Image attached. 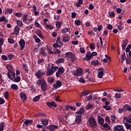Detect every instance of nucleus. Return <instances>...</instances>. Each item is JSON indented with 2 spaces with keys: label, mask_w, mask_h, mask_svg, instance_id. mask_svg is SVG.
<instances>
[{
  "label": "nucleus",
  "mask_w": 131,
  "mask_h": 131,
  "mask_svg": "<svg viewBox=\"0 0 131 131\" xmlns=\"http://www.w3.org/2000/svg\"><path fill=\"white\" fill-rule=\"evenodd\" d=\"M84 108L83 107H81L79 111L76 112L75 114H77L78 115H82V114H84Z\"/></svg>",
  "instance_id": "6ab92c4d"
},
{
  "label": "nucleus",
  "mask_w": 131,
  "mask_h": 131,
  "mask_svg": "<svg viewBox=\"0 0 131 131\" xmlns=\"http://www.w3.org/2000/svg\"><path fill=\"white\" fill-rule=\"evenodd\" d=\"M92 64L94 66H97L100 64V62H99V61L95 60L92 61Z\"/></svg>",
  "instance_id": "2f4dec72"
},
{
  "label": "nucleus",
  "mask_w": 131,
  "mask_h": 131,
  "mask_svg": "<svg viewBox=\"0 0 131 131\" xmlns=\"http://www.w3.org/2000/svg\"><path fill=\"white\" fill-rule=\"evenodd\" d=\"M108 15L111 17H115V13L113 11H110L108 12Z\"/></svg>",
  "instance_id": "09e8293b"
},
{
  "label": "nucleus",
  "mask_w": 131,
  "mask_h": 131,
  "mask_svg": "<svg viewBox=\"0 0 131 131\" xmlns=\"http://www.w3.org/2000/svg\"><path fill=\"white\" fill-rule=\"evenodd\" d=\"M27 17H28V15L27 14H25L23 16V22H24L25 21V22H26V21H27Z\"/></svg>",
  "instance_id": "4d7b16f0"
},
{
  "label": "nucleus",
  "mask_w": 131,
  "mask_h": 131,
  "mask_svg": "<svg viewBox=\"0 0 131 131\" xmlns=\"http://www.w3.org/2000/svg\"><path fill=\"white\" fill-rule=\"evenodd\" d=\"M23 69H24V70L25 71L26 73H28V67H27V66H26V64H23Z\"/></svg>",
  "instance_id": "4c0bfd02"
},
{
  "label": "nucleus",
  "mask_w": 131,
  "mask_h": 131,
  "mask_svg": "<svg viewBox=\"0 0 131 131\" xmlns=\"http://www.w3.org/2000/svg\"><path fill=\"white\" fill-rule=\"evenodd\" d=\"M92 58H93V56H92V53L91 52V51H88L85 56V58H84L83 60H86V61H90Z\"/></svg>",
  "instance_id": "f8f14e48"
},
{
  "label": "nucleus",
  "mask_w": 131,
  "mask_h": 131,
  "mask_svg": "<svg viewBox=\"0 0 131 131\" xmlns=\"http://www.w3.org/2000/svg\"><path fill=\"white\" fill-rule=\"evenodd\" d=\"M114 131H125L123 126L121 125H117L114 127Z\"/></svg>",
  "instance_id": "423d86ee"
},
{
  "label": "nucleus",
  "mask_w": 131,
  "mask_h": 131,
  "mask_svg": "<svg viewBox=\"0 0 131 131\" xmlns=\"http://www.w3.org/2000/svg\"><path fill=\"white\" fill-rule=\"evenodd\" d=\"M36 84L41 86V90L42 92H46L48 90V84L45 79L40 78L36 81Z\"/></svg>",
  "instance_id": "f257e3e1"
},
{
  "label": "nucleus",
  "mask_w": 131,
  "mask_h": 131,
  "mask_svg": "<svg viewBox=\"0 0 131 131\" xmlns=\"http://www.w3.org/2000/svg\"><path fill=\"white\" fill-rule=\"evenodd\" d=\"M41 121L42 122V124L43 125H48L49 124V120L47 119H41Z\"/></svg>",
  "instance_id": "5701e85b"
},
{
  "label": "nucleus",
  "mask_w": 131,
  "mask_h": 131,
  "mask_svg": "<svg viewBox=\"0 0 131 131\" xmlns=\"http://www.w3.org/2000/svg\"><path fill=\"white\" fill-rule=\"evenodd\" d=\"M4 42H5V39H4V37L0 38V46H3Z\"/></svg>",
  "instance_id": "de8ad7c7"
},
{
  "label": "nucleus",
  "mask_w": 131,
  "mask_h": 131,
  "mask_svg": "<svg viewBox=\"0 0 131 131\" xmlns=\"http://www.w3.org/2000/svg\"><path fill=\"white\" fill-rule=\"evenodd\" d=\"M72 54H73L72 52H67L66 53V55L67 58H71Z\"/></svg>",
  "instance_id": "13d9d810"
},
{
  "label": "nucleus",
  "mask_w": 131,
  "mask_h": 131,
  "mask_svg": "<svg viewBox=\"0 0 131 131\" xmlns=\"http://www.w3.org/2000/svg\"><path fill=\"white\" fill-rule=\"evenodd\" d=\"M75 24L77 26H80V24H81V21L80 20H76L75 21Z\"/></svg>",
  "instance_id": "a18cd8bd"
},
{
  "label": "nucleus",
  "mask_w": 131,
  "mask_h": 131,
  "mask_svg": "<svg viewBox=\"0 0 131 131\" xmlns=\"http://www.w3.org/2000/svg\"><path fill=\"white\" fill-rule=\"evenodd\" d=\"M14 82H20V80H21V77L19 76H15L14 78L11 79Z\"/></svg>",
  "instance_id": "aec40b11"
},
{
  "label": "nucleus",
  "mask_w": 131,
  "mask_h": 131,
  "mask_svg": "<svg viewBox=\"0 0 131 131\" xmlns=\"http://www.w3.org/2000/svg\"><path fill=\"white\" fill-rule=\"evenodd\" d=\"M95 46H96V44H95V43H94V42L91 43L90 44V48L91 50H95Z\"/></svg>",
  "instance_id": "c03bdc74"
},
{
  "label": "nucleus",
  "mask_w": 131,
  "mask_h": 131,
  "mask_svg": "<svg viewBox=\"0 0 131 131\" xmlns=\"http://www.w3.org/2000/svg\"><path fill=\"white\" fill-rule=\"evenodd\" d=\"M93 99V96L92 95H89L88 97L85 98V101H91Z\"/></svg>",
  "instance_id": "49530a36"
},
{
  "label": "nucleus",
  "mask_w": 131,
  "mask_h": 131,
  "mask_svg": "<svg viewBox=\"0 0 131 131\" xmlns=\"http://www.w3.org/2000/svg\"><path fill=\"white\" fill-rule=\"evenodd\" d=\"M8 41L9 43H13L14 42V39L12 38H9L8 39Z\"/></svg>",
  "instance_id": "774afa93"
},
{
  "label": "nucleus",
  "mask_w": 131,
  "mask_h": 131,
  "mask_svg": "<svg viewBox=\"0 0 131 131\" xmlns=\"http://www.w3.org/2000/svg\"><path fill=\"white\" fill-rule=\"evenodd\" d=\"M55 81V79L54 78H48V82H50V83H52V82H54V81Z\"/></svg>",
  "instance_id": "864d4df0"
},
{
  "label": "nucleus",
  "mask_w": 131,
  "mask_h": 131,
  "mask_svg": "<svg viewBox=\"0 0 131 131\" xmlns=\"http://www.w3.org/2000/svg\"><path fill=\"white\" fill-rule=\"evenodd\" d=\"M71 59L72 60V62H74L75 60H76V57H75V54H72V55L71 56Z\"/></svg>",
  "instance_id": "e433bc0d"
},
{
  "label": "nucleus",
  "mask_w": 131,
  "mask_h": 131,
  "mask_svg": "<svg viewBox=\"0 0 131 131\" xmlns=\"http://www.w3.org/2000/svg\"><path fill=\"white\" fill-rule=\"evenodd\" d=\"M7 76L8 78L11 80V79H13V78H15L16 76V74H15V72L14 71H12L11 72H8Z\"/></svg>",
  "instance_id": "6e6552de"
},
{
  "label": "nucleus",
  "mask_w": 131,
  "mask_h": 131,
  "mask_svg": "<svg viewBox=\"0 0 131 131\" xmlns=\"http://www.w3.org/2000/svg\"><path fill=\"white\" fill-rule=\"evenodd\" d=\"M127 122L128 123H131V117H124L123 123Z\"/></svg>",
  "instance_id": "4be33fe9"
},
{
  "label": "nucleus",
  "mask_w": 131,
  "mask_h": 131,
  "mask_svg": "<svg viewBox=\"0 0 131 131\" xmlns=\"http://www.w3.org/2000/svg\"><path fill=\"white\" fill-rule=\"evenodd\" d=\"M6 68L8 70V72L14 71V68H13V66L11 64H7Z\"/></svg>",
  "instance_id": "b1692460"
},
{
  "label": "nucleus",
  "mask_w": 131,
  "mask_h": 131,
  "mask_svg": "<svg viewBox=\"0 0 131 131\" xmlns=\"http://www.w3.org/2000/svg\"><path fill=\"white\" fill-rule=\"evenodd\" d=\"M75 117L76 119L75 120V122H76V123L79 124V123H81V122H82V119H81L82 116H81V115H76Z\"/></svg>",
  "instance_id": "0eeeda50"
},
{
  "label": "nucleus",
  "mask_w": 131,
  "mask_h": 131,
  "mask_svg": "<svg viewBox=\"0 0 131 131\" xmlns=\"http://www.w3.org/2000/svg\"><path fill=\"white\" fill-rule=\"evenodd\" d=\"M24 123L26 125V126H28V125H31V124H32V123H33V120L26 119L24 122Z\"/></svg>",
  "instance_id": "4468645a"
},
{
  "label": "nucleus",
  "mask_w": 131,
  "mask_h": 131,
  "mask_svg": "<svg viewBox=\"0 0 131 131\" xmlns=\"http://www.w3.org/2000/svg\"><path fill=\"white\" fill-rule=\"evenodd\" d=\"M49 68H47V71L46 72V74L48 76H51V75H53V73H55L56 71H57V69H59V68L57 66H54V64H52V67L48 64ZM51 67V68H50Z\"/></svg>",
  "instance_id": "f03ea898"
},
{
  "label": "nucleus",
  "mask_w": 131,
  "mask_h": 131,
  "mask_svg": "<svg viewBox=\"0 0 131 131\" xmlns=\"http://www.w3.org/2000/svg\"><path fill=\"white\" fill-rule=\"evenodd\" d=\"M20 96L21 101H23V102H25L27 98V96H26V94H25V93H20Z\"/></svg>",
  "instance_id": "a211bd4d"
},
{
  "label": "nucleus",
  "mask_w": 131,
  "mask_h": 131,
  "mask_svg": "<svg viewBox=\"0 0 131 131\" xmlns=\"http://www.w3.org/2000/svg\"><path fill=\"white\" fill-rule=\"evenodd\" d=\"M99 71L98 74V77L99 78H102L103 77V75H104V69L101 68L99 69Z\"/></svg>",
  "instance_id": "dca6fc26"
},
{
  "label": "nucleus",
  "mask_w": 131,
  "mask_h": 131,
  "mask_svg": "<svg viewBox=\"0 0 131 131\" xmlns=\"http://www.w3.org/2000/svg\"><path fill=\"white\" fill-rule=\"evenodd\" d=\"M35 26H36V27H37L38 28H40V29L42 28V27L41 26V25H40L39 23H38L37 21H35Z\"/></svg>",
  "instance_id": "a19ab883"
},
{
  "label": "nucleus",
  "mask_w": 131,
  "mask_h": 131,
  "mask_svg": "<svg viewBox=\"0 0 131 131\" xmlns=\"http://www.w3.org/2000/svg\"><path fill=\"white\" fill-rule=\"evenodd\" d=\"M41 96V95H39L33 98V101H34V102H37L39 100V98H40Z\"/></svg>",
  "instance_id": "473e14b6"
},
{
  "label": "nucleus",
  "mask_w": 131,
  "mask_h": 131,
  "mask_svg": "<svg viewBox=\"0 0 131 131\" xmlns=\"http://www.w3.org/2000/svg\"><path fill=\"white\" fill-rule=\"evenodd\" d=\"M69 30H70V29H69L68 28H64L62 29V33H67V32H68V31H69Z\"/></svg>",
  "instance_id": "79ce46f5"
},
{
  "label": "nucleus",
  "mask_w": 131,
  "mask_h": 131,
  "mask_svg": "<svg viewBox=\"0 0 131 131\" xmlns=\"http://www.w3.org/2000/svg\"><path fill=\"white\" fill-rule=\"evenodd\" d=\"M64 62H65V60L63 58H59L56 60L57 64H61V63H64Z\"/></svg>",
  "instance_id": "c756f323"
},
{
  "label": "nucleus",
  "mask_w": 131,
  "mask_h": 131,
  "mask_svg": "<svg viewBox=\"0 0 131 131\" xmlns=\"http://www.w3.org/2000/svg\"><path fill=\"white\" fill-rule=\"evenodd\" d=\"M4 97L6 100H8V99H9V92H6L5 93Z\"/></svg>",
  "instance_id": "bf43d9fd"
},
{
  "label": "nucleus",
  "mask_w": 131,
  "mask_h": 131,
  "mask_svg": "<svg viewBox=\"0 0 131 131\" xmlns=\"http://www.w3.org/2000/svg\"><path fill=\"white\" fill-rule=\"evenodd\" d=\"M16 24L19 26V27H22V26H23V23H22V21L20 20H16Z\"/></svg>",
  "instance_id": "7c9ffc66"
},
{
  "label": "nucleus",
  "mask_w": 131,
  "mask_h": 131,
  "mask_svg": "<svg viewBox=\"0 0 131 131\" xmlns=\"http://www.w3.org/2000/svg\"><path fill=\"white\" fill-rule=\"evenodd\" d=\"M97 118L98 119V123L100 125H103L104 124V119L103 117H101L100 116H98Z\"/></svg>",
  "instance_id": "f3484780"
},
{
  "label": "nucleus",
  "mask_w": 131,
  "mask_h": 131,
  "mask_svg": "<svg viewBox=\"0 0 131 131\" xmlns=\"http://www.w3.org/2000/svg\"><path fill=\"white\" fill-rule=\"evenodd\" d=\"M47 129H49L51 131H54L56 128H58V126L56 125H51L47 127Z\"/></svg>",
  "instance_id": "2eb2a0df"
},
{
  "label": "nucleus",
  "mask_w": 131,
  "mask_h": 131,
  "mask_svg": "<svg viewBox=\"0 0 131 131\" xmlns=\"http://www.w3.org/2000/svg\"><path fill=\"white\" fill-rule=\"evenodd\" d=\"M128 42V40L127 39H125L123 41V44L122 46H124L125 47H126L127 46V42Z\"/></svg>",
  "instance_id": "3c124183"
},
{
  "label": "nucleus",
  "mask_w": 131,
  "mask_h": 131,
  "mask_svg": "<svg viewBox=\"0 0 131 131\" xmlns=\"http://www.w3.org/2000/svg\"><path fill=\"white\" fill-rule=\"evenodd\" d=\"M47 106H48V107H49V108H52V107L56 108L57 107V104H56V102H55V101L47 102Z\"/></svg>",
  "instance_id": "9b49d317"
},
{
  "label": "nucleus",
  "mask_w": 131,
  "mask_h": 131,
  "mask_svg": "<svg viewBox=\"0 0 131 131\" xmlns=\"http://www.w3.org/2000/svg\"><path fill=\"white\" fill-rule=\"evenodd\" d=\"M103 109H105V110L106 111H109L111 110V106L103 105Z\"/></svg>",
  "instance_id": "58836bf2"
},
{
  "label": "nucleus",
  "mask_w": 131,
  "mask_h": 131,
  "mask_svg": "<svg viewBox=\"0 0 131 131\" xmlns=\"http://www.w3.org/2000/svg\"><path fill=\"white\" fill-rule=\"evenodd\" d=\"M93 104H91L90 103H88V104L86 106V109L87 110H90V109H92V108H93Z\"/></svg>",
  "instance_id": "37998d69"
},
{
  "label": "nucleus",
  "mask_w": 131,
  "mask_h": 131,
  "mask_svg": "<svg viewBox=\"0 0 131 131\" xmlns=\"http://www.w3.org/2000/svg\"><path fill=\"white\" fill-rule=\"evenodd\" d=\"M124 123L125 124V126L126 127V129H130L131 130V124L126 122Z\"/></svg>",
  "instance_id": "f704fd0d"
},
{
  "label": "nucleus",
  "mask_w": 131,
  "mask_h": 131,
  "mask_svg": "<svg viewBox=\"0 0 131 131\" xmlns=\"http://www.w3.org/2000/svg\"><path fill=\"white\" fill-rule=\"evenodd\" d=\"M19 44L20 47V51H23L25 48V40L23 39H20L19 41Z\"/></svg>",
  "instance_id": "9d476101"
},
{
  "label": "nucleus",
  "mask_w": 131,
  "mask_h": 131,
  "mask_svg": "<svg viewBox=\"0 0 131 131\" xmlns=\"http://www.w3.org/2000/svg\"><path fill=\"white\" fill-rule=\"evenodd\" d=\"M80 53H81V54H84V53H85V50L84 49V48L81 47L80 48Z\"/></svg>",
  "instance_id": "e2e57ef3"
},
{
  "label": "nucleus",
  "mask_w": 131,
  "mask_h": 131,
  "mask_svg": "<svg viewBox=\"0 0 131 131\" xmlns=\"http://www.w3.org/2000/svg\"><path fill=\"white\" fill-rule=\"evenodd\" d=\"M46 73L42 70H38L37 72L35 74V75L36 76L37 78H42V76H43Z\"/></svg>",
  "instance_id": "39448f33"
},
{
  "label": "nucleus",
  "mask_w": 131,
  "mask_h": 131,
  "mask_svg": "<svg viewBox=\"0 0 131 131\" xmlns=\"http://www.w3.org/2000/svg\"><path fill=\"white\" fill-rule=\"evenodd\" d=\"M53 86L55 90H57V89H59V88L62 86V82L60 80H58L56 81V83L53 85Z\"/></svg>",
  "instance_id": "1a4fd4ad"
},
{
  "label": "nucleus",
  "mask_w": 131,
  "mask_h": 131,
  "mask_svg": "<svg viewBox=\"0 0 131 131\" xmlns=\"http://www.w3.org/2000/svg\"><path fill=\"white\" fill-rule=\"evenodd\" d=\"M88 121L92 130H94L95 129L97 128V121H96V119L90 117L89 118Z\"/></svg>",
  "instance_id": "7ed1b4c3"
},
{
  "label": "nucleus",
  "mask_w": 131,
  "mask_h": 131,
  "mask_svg": "<svg viewBox=\"0 0 131 131\" xmlns=\"http://www.w3.org/2000/svg\"><path fill=\"white\" fill-rule=\"evenodd\" d=\"M58 72H59V73L62 74L63 72H65V69L63 67H61L59 68Z\"/></svg>",
  "instance_id": "72a5a7b5"
},
{
  "label": "nucleus",
  "mask_w": 131,
  "mask_h": 131,
  "mask_svg": "<svg viewBox=\"0 0 131 131\" xmlns=\"http://www.w3.org/2000/svg\"><path fill=\"white\" fill-rule=\"evenodd\" d=\"M123 111H124V107H123V108H119L118 109V112L120 114H121V113H122V112H123Z\"/></svg>",
  "instance_id": "69168bd1"
},
{
  "label": "nucleus",
  "mask_w": 131,
  "mask_h": 131,
  "mask_svg": "<svg viewBox=\"0 0 131 131\" xmlns=\"http://www.w3.org/2000/svg\"><path fill=\"white\" fill-rule=\"evenodd\" d=\"M69 40H70V37L68 36L62 38V41H63V42H67V41H69Z\"/></svg>",
  "instance_id": "bb28decb"
},
{
  "label": "nucleus",
  "mask_w": 131,
  "mask_h": 131,
  "mask_svg": "<svg viewBox=\"0 0 131 131\" xmlns=\"http://www.w3.org/2000/svg\"><path fill=\"white\" fill-rule=\"evenodd\" d=\"M106 28H107L108 30H112V29H113V26H112V25H111V24H109L107 26Z\"/></svg>",
  "instance_id": "0e129e2a"
},
{
  "label": "nucleus",
  "mask_w": 131,
  "mask_h": 131,
  "mask_svg": "<svg viewBox=\"0 0 131 131\" xmlns=\"http://www.w3.org/2000/svg\"><path fill=\"white\" fill-rule=\"evenodd\" d=\"M124 111H131V106L130 105L125 104L123 106Z\"/></svg>",
  "instance_id": "412c9836"
},
{
  "label": "nucleus",
  "mask_w": 131,
  "mask_h": 131,
  "mask_svg": "<svg viewBox=\"0 0 131 131\" xmlns=\"http://www.w3.org/2000/svg\"><path fill=\"white\" fill-rule=\"evenodd\" d=\"M90 93H91V92L87 91V90H84L81 93L80 96L83 97V96H88V95H89V94H90Z\"/></svg>",
  "instance_id": "393cba45"
},
{
  "label": "nucleus",
  "mask_w": 131,
  "mask_h": 131,
  "mask_svg": "<svg viewBox=\"0 0 131 131\" xmlns=\"http://www.w3.org/2000/svg\"><path fill=\"white\" fill-rule=\"evenodd\" d=\"M35 33L40 37V38H41V39H43L45 38V37L41 34V31H38L36 32Z\"/></svg>",
  "instance_id": "a878e982"
},
{
  "label": "nucleus",
  "mask_w": 131,
  "mask_h": 131,
  "mask_svg": "<svg viewBox=\"0 0 131 131\" xmlns=\"http://www.w3.org/2000/svg\"><path fill=\"white\" fill-rule=\"evenodd\" d=\"M103 126L104 128H106L107 130H110V129H111V127H110V125H109L107 123L103 124Z\"/></svg>",
  "instance_id": "cd10ccee"
},
{
  "label": "nucleus",
  "mask_w": 131,
  "mask_h": 131,
  "mask_svg": "<svg viewBox=\"0 0 131 131\" xmlns=\"http://www.w3.org/2000/svg\"><path fill=\"white\" fill-rule=\"evenodd\" d=\"M11 88L12 90H14V91H17V90H18V85L16 84H12L11 85Z\"/></svg>",
  "instance_id": "c85d7f7f"
},
{
  "label": "nucleus",
  "mask_w": 131,
  "mask_h": 131,
  "mask_svg": "<svg viewBox=\"0 0 131 131\" xmlns=\"http://www.w3.org/2000/svg\"><path fill=\"white\" fill-rule=\"evenodd\" d=\"M97 29L99 32H100L101 31V30H102V29H103V25H100L99 26H97Z\"/></svg>",
  "instance_id": "5fc2aeb1"
},
{
  "label": "nucleus",
  "mask_w": 131,
  "mask_h": 131,
  "mask_svg": "<svg viewBox=\"0 0 131 131\" xmlns=\"http://www.w3.org/2000/svg\"><path fill=\"white\" fill-rule=\"evenodd\" d=\"M19 32H20V28L17 26H16L14 29V32L11 34V35H14V34L19 35Z\"/></svg>",
  "instance_id": "ddd939ff"
},
{
  "label": "nucleus",
  "mask_w": 131,
  "mask_h": 131,
  "mask_svg": "<svg viewBox=\"0 0 131 131\" xmlns=\"http://www.w3.org/2000/svg\"><path fill=\"white\" fill-rule=\"evenodd\" d=\"M5 102H6V101H5V99L2 98V97H0V105H3V104H5Z\"/></svg>",
  "instance_id": "052dcab7"
},
{
  "label": "nucleus",
  "mask_w": 131,
  "mask_h": 131,
  "mask_svg": "<svg viewBox=\"0 0 131 131\" xmlns=\"http://www.w3.org/2000/svg\"><path fill=\"white\" fill-rule=\"evenodd\" d=\"M115 98L117 99H120L121 98V94H118V93H116L115 94Z\"/></svg>",
  "instance_id": "680f3d73"
},
{
  "label": "nucleus",
  "mask_w": 131,
  "mask_h": 131,
  "mask_svg": "<svg viewBox=\"0 0 131 131\" xmlns=\"http://www.w3.org/2000/svg\"><path fill=\"white\" fill-rule=\"evenodd\" d=\"M130 49H131V44L128 45L125 50V52L126 53H128L129 52V51H130Z\"/></svg>",
  "instance_id": "ea45409f"
},
{
  "label": "nucleus",
  "mask_w": 131,
  "mask_h": 131,
  "mask_svg": "<svg viewBox=\"0 0 131 131\" xmlns=\"http://www.w3.org/2000/svg\"><path fill=\"white\" fill-rule=\"evenodd\" d=\"M2 60H3V61H7L8 60V57L7 56L3 55L1 56Z\"/></svg>",
  "instance_id": "8fccbe9b"
},
{
  "label": "nucleus",
  "mask_w": 131,
  "mask_h": 131,
  "mask_svg": "<svg viewBox=\"0 0 131 131\" xmlns=\"http://www.w3.org/2000/svg\"><path fill=\"white\" fill-rule=\"evenodd\" d=\"M5 125V122H2L0 125V131L4 130V126Z\"/></svg>",
  "instance_id": "603ef678"
},
{
  "label": "nucleus",
  "mask_w": 131,
  "mask_h": 131,
  "mask_svg": "<svg viewBox=\"0 0 131 131\" xmlns=\"http://www.w3.org/2000/svg\"><path fill=\"white\" fill-rule=\"evenodd\" d=\"M61 25H62V23L60 21H57L56 23V27L57 29H59V28L61 27Z\"/></svg>",
  "instance_id": "c9c22d12"
},
{
  "label": "nucleus",
  "mask_w": 131,
  "mask_h": 131,
  "mask_svg": "<svg viewBox=\"0 0 131 131\" xmlns=\"http://www.w3.org/2000/svg\"><path fill=\"white\" fill-rule=\"evenodd\" d=\"M6 20V17L5 16H2L0 17V22H4Z\"/></svg>",
  "instance_id": "338daca9"
},
{
  "label": "nucleus",
  "mask_w": 131,
  "mask_h": 131,
  "mask_svg": "<svg viewBox=\"0 0 131 131\" xmlns=\"http://www.w3.org/2000/svg\"><path fill=\"white\" fill-rule=\"evenodd\" d=\"M43 62H45V59H38V60L37 61V63L38 64H41V63H43Z\"/></svg>",
  "instance_id": "6e6d98bb"
},
{
  "label": "nucleus",
  "mask_w": 131,
  "mask_h": 131,
  "mask_svg": "<svg viewBox=\"0 0 131 131\" xmlns=\"http://www.w3.org/2000/svg\"><path fill=\"white\" fill-rule=\"evenodd\" d=\"M83 70L81 68H78L77 71H75L73 72V74L75 76H81V75H83Z\"/></svg>",
  "instance_id": "20e7f679"
}]
</instances>
